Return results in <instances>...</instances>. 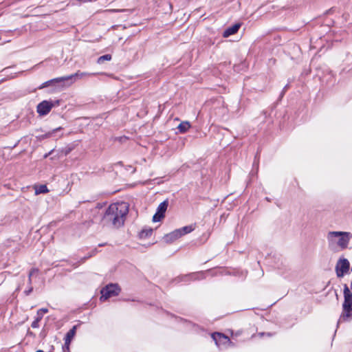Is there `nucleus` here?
<instances>
[{"instance_id":"nucleus-1","label":"nucleus","mask_w":352,"mask_h":352,"mask_svg":"<svg viewBox=\"0 0 352 352\" xmlns=\"http://www.w3.org/2000/svg\"><path fill=\"white\" fill-rule=\"evenodd\" d=\"M128 212L129 206L126 202L111 204L106 210L103 221L114 228H120L123 226Z\"/></svg>"},{"instance_id":"nucleus-2","label":"nucleus","mask_w":352,"mask_h":352,"mask_svg":"<svg viewBox=\"0 0 352 352\" xmlns=\"http://www.w3.org/2000/svg\"><path fill=\"white\" fill-rule=\"evenodd\" d=\"M352 234L348 232L330 231L327 234L329 246L345 250L348 248Z\"/></svg>"},{"instance_id":"nucleus-3","label":"nucleus","mask_w":352,"mask_h":352,"mask_svg":"<svg viewBox=\"0 0 352 352\" xmlns=\"http://www.w3.org/2000/svg\"><path fill=\"white\" fill-rule=\"evenodd\" d=\"M344 298L342 311L339 319L340 322L352 320V293L347 285H344Z\"/></svg>"},{"instance_id":"nucleus-4","label":"nucleus","mask_w":352,"mask_h":352,"mask_svg":"<svg viewBox=\"0 0 352 352\" xmlns=\"http://www.w3.org/2000/svg\"><path fill=\"white\" fill-rule=\"evenodd\" d=\"M195 228L192 226H184L164 235L163 239L166 243H171L184 235L191 232Z\"/></svg>"},{"instance_id":"nucleus-5","label":"nucleus","mask_w":352,"mask_h":352,"mask_svg":"<svg viewBox=\"0 0 352 352\" xmlns=\"http://www.w3.org/2000/svg\"><path fill=\"white\" fill-rule=\"evenodd\" d=\"M89 76H91V74H89V73L81 72L78 71V72H76L75 74L69 75V76H63V77L52 79V80L45 82V85L42 86L41 88L44 87L45 86H46L47 85H48L52 82H65V81H70V82L69 83V85H71L76 80L81 79V78H83L84 77Z\"/></svg>"},{"instance_id":"nucleus-6","label":"nucleus","mask_w":352,"mask_h":352,"mask_svg":"<svg viewBox=\"0 0 352 352\" xmlns=\"http://www.w3.org/2000/svg\"><path fill=\"white\" fill-rule=\"evenodd\" d=\"M120 292L118 285L111 284L103 288L101 291V300H106L109 298L118 296Z\"/></svg>"},{"instance_id":"nucleus-7","label":"nucleus","mask_w":352,"mask_h":352,"mask_svg":"<svg viewBox=\"0 0 352 352\" xmlns=\"http://www.w3.org/2000/svg\"><path fill=\"white\" fill-rule=\"evenodd\" d=\"M58 104L59 102L58 100L55 102L43 100L37 105L36 111L40 116H45L47 115L54 106H58Z\"/></svg>"},{"instance_id":"nucleus-8","label":"nucleus","mask_w":352,"mask_h":352,"mask_svg":"<svg viewBox=\"0 0 352 352\" xmlns=\"http://www.w3.org/2000/svg\"><path fill=\"white\" fill-rule=\"evenodd\" d=\"M349 262L346 258H340L336 266V271L338 277H342L349 270Z\"/></svg>"},{"instance_id":"nucleus-9","label":"nucleus","mask_w":352,"mask_h":352,"mask_svg":"<svg viewBox=\"0 0 352 352\" xmlns=\"http://www.w3.org/2000/svg\"><path fill=\"white\" fill-rule=\"evenodd\" d=\"M212 338L214 340L216 344L219 347L226 346L230 343V339L227 336L219 333H214L212 334Z\"/></svg>"},{"instance_id":"nucleus-10","label":"nucleus","mask_w":352,"mask_h":352,"mask_svg":"<svg viewBox=\"0 0 352 352\" xmlns=\"http://www.w3.org/2000/svg\"><path fill=\"white\" fill-rule=\"evenodd\" d=\"M240 27H241L240 23H236L234 25L227 28L224 31V32L223 34V36L225 38H227L232 34H234L235 33H236L238 32Z\"/></svg>"},{"instance_id":"nucleus-11","label":"nucleus","mask_w":352,"mask_h":352,"mask_svg":"<svg viewBox=\"0 0 352 352\" xmlns=\"http://www.w3.org/2000/svg\"><path fill=\"white\" fill-rule=\"evenodd\" d=\"M76 326H74L73 328L69 330L67 333L66 334V336H65V346L68 348L69 347V345L72 340V338L74 337L75 334H76Z\"/></svg>"},{"instance_id":"nucleus-12","label":"nucleus","mask_w":352,"mask_h":352,"mask_svg":"<svg viewBox=\"0 0 352 352\" xmlns=\"http://www.w3.org/2000/svg\"><path fill=\"white\" fill-rule=\"evenodd\" d=\"M153 231L152 228L145 227L139 232V236L140 239H146L152 235Z\"/></svg>"},{"instance_id":"nucleus-13","label":"nucleus","mask_w":352,"mask_h":352,"mask_svg":"<svg viewBox=\"0 0 352 352\" xmlns=\"http://www.w3.org/2000/svg\"><path fill=\"white\" fill-rule=\"evenodd\" d=\"M190 128V124L188 121L182 122L177 129L180 133H185Z\"/></svg>"},{"instance_id":"nucleus-14","label":"nucleus","mask_w":352,"mask_h":352,"mask_svg":"<svg viewBox=\"0 0 352 352\" xmlns=\"http://www.w3.org/2000/svg\"><path fill=\"white\" fill-rule=\"evenodd\" d=\"M35 195L41 193H46L49 192L47 187L45 185H40L34 186Z\"/></svg>"},{"instance_id":"nucleus-15","label":"nucleus","mask_w":352,"mask_h":352,"mask_svg":"<svg viewBox=\"0 0 352 352\" xmlns=\"http://www.w3.org/2000/svg\"><path fill=\"white\" fill-rule=\"evenodd\" d=\"M167 207H168V203L166 201H163L157 207V211H158L160 214H162L164 215L165 212L167 210Z\"/></svg>"},{"instance_id":"nucleus-16","label":"nucleus","mask_w":352,"mask_h":352,"mask_svg":"<svg viewBox=\"0 0 352 352\" xmlns=\"http://www.w3.org/2000/svg\"><path fill=\"white\" fill-rule=\"evenodd\" d=\"M164 214H160L158 211L153 217V222H160L164 218Z\"/></svg>"},{"instance_id":"nucleus-17","label":"nucleus","mask_w":352,"mask_h":352,"mask_svg":"<svg viewBox=\"0 0 352 352\" xmlns=\"http://www.w3.org/2000/svg\"><path fill=\"white\" fill-rule=\"evenodd\" d=\"M111 59V56L109 54L103 55L98 58V63L102 64L105 60H110Z\"/></svg>"},{"instance_id":"nucleus-18","label":"nucleus","mask_w":352,"mask_h":352,"mask_svg":"<svg viewBox=\"0 0 352 352\" xmlns=\"http://www.w3.org/2000/svg\"><path fill=\"white\" fill-rule=\"evenodd\" d=\"M48 311L47 309H41L37 311V318L38 320H41L44 314Z\"/></svg>"},{"instance_id":"nucleus-19","label":"nucleus","mask_w":352,"mask_h":352,"mask_svg":"<svg viewBox=\"0 0 352 352\" xmlns=\"http://www.w3.org/2000/svg\"><path fill=\"white\" fill-rule=\"evenodd\" d=\"M60 129H61L60 127L57 128V129H56L53 130L52 131H51V132H49V133H46L45 135H44L43 136V138H49V137H50V136L52 135V133H54V132H56V131H58V130H60Z\"/></svg>"},{"instance_id":"nucleus-20","label":"nucleus","mask_w":352,"mask_h":352,"mask_svg":"<svg viewBox=\"0 0 352 352\" xmlns=\"http://www.w3.org/2000/svg\"><path fill=\"white\" fill-rule=\"evenodd\" d=\"M40 320L36 318L32 323V328H38V322Z\"/></svg>"},{"instance_id":"nucleus-21","label":"nucleus","mask_w":352,"mask_h":352,"mask_svg":"<svg viewBox=\"0 0 352 352\" xmlns=\"http://www.w3.org/2000/svg\"><path fill=\"white\" fill-rule=\"evenodd\" d=\"M37 272V270H32L30 273V276H32L34 273H36Z\"/></svg>"}]
</instances>
